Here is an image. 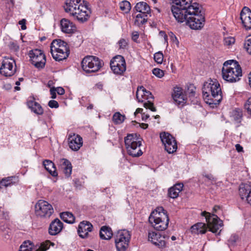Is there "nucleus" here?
<instances>
[{"mask_svg": "<svg viewBox=\"0 0 251 251\" xmlns=\"http://www.w3.org/2000/svg\"><path fill=\"white\" fill-rule=\"evenodd\" d=\"M199 4L194 3L188 9L173 8V15L178 22L186 21L187 24L193 29H201L204 25L205 17Z\"/></svg>", "mask_w": 251, "mask_h": 251, "instance_id": "nucleus-1", "label": "nucleus"}, {"mask_svg": "<svg viewBox=\"0 0 251 251\" xmlns=\"http://www.w3.org/2000/svg\"><path fill=\"white\" fill-rule=\"evenodd\" d=\"M67 0L64 6L66 12L75 17L80 23L87 21L91 14L87 1L82 0Z\"/></svg>", "mask_w": 251, "mask_h": 251, "instance_id": "nucleus-2", "label": "nucleus"}, {"mask_svg": "<svg viewBox=\"0 0 251 251\" xmlns=\"http://www.w3.org/2000/svg\"><path fill=\"white\" fill-rule=\"evenodd\" d=\"M201 215L205 217L207 225L203 223L195 224L191 227V231L193 234H204L207 231V227L210 231L216 233L223 225L222 221L215 214H213L211 215L210 213L204 211L201 212Z\"/></svg>", "mask_w": 251, "mask_h": 251, "instance_id": "nucleus-3", "label": "nucleus"}, {"mask_svg": "<svg viewBox=\"0 0 251 251\" xmlns=\"http://www.w3.org/2000/svg\"><path fill=\"white\" fill-rule=\"evenodd\" d=\"M202 94L203 99L209 105L219 104L223 98L219 83L217 80L211 78L204 83Z\"/></svg>", "mask_w": 251, "mask_h": 251, "instance_id": "nucleus-4", "label": "nucleus"}, {"mask_svg": "<svg viewBox=\"0 0 251 251\" xmlns=\"http://www.w3.org/2000/svg\"><path fill=\"white\" fill-rule=\"evenodd\" d=\"M149 221L155 229L162 231L167 228L169 219L166 211L163 207H160L151 212Z\"/></svg>", "mask_w": 251, "mask_h": 251, "instance_id": "nucleus-5", "label": "nucleus"}, {"mask_svg": "<svg viewBox=\"0 0 251 251\" xmlns=\"http://www.w3.org/2000/svg\"><path fill=\"white\" fill-rule=\"evenodd\" d=\"M50 48L52 57L57 61L66 59L70 54L67 43L60 39L54 40Z\"/></svg>", "mask_w": 251, "mask_h": 251, "instance_id": "nucleus-6", "label": "nucleus"}, {"mask_svg": "<svg viewBox=\"0 0 251 251\" xmlns=\"http://www.w3.org/2000/svg\"><path fill=\"white\" fill-rule=\"evenodd\" d=\"M139 135L129 134L125 138V143L128 153L132 157H139L143 154L140 149L142 141Z\"/></svg>", "mask_w": 251, "mask_h": 251, "instance_id": "nucleus-7", "label": "nucleus"}, {"mask_svg": "<svg viewBox=\"0 0 251 251\" xmlns=\"http://www.w3.org/2000/svg\"><path fill=\"white\" fill-rule=\"evenodd\" d=\"M102 61L95 56H87L81 61V67L86 73H95L102 66Z\"/></svg>", "mask_w": 251, "mask_h": 251, "instance_id": "nucleus-8", "label": "nucleus"}, {"mask_svg": "<svg viewBox=\"0 0 251 251\" xmlns=\"http://www.w3.org/2000/svg\"><path fill=\"white\" fill-rule=\"evenodd\" d=\"M130 239L128 231L122 230L119 231L115 236L116 247L119 251H125L128 247Z\"/></svg>", "mask_w": 251, "mask_h": 251, "instance_id": "nucleus-9", "label": "nucleus"}, {"mask_svg": "<svg viewBox=\"0 0 251 251\" xmlns=\"http://www.w3.org/2000/svg\"><path fill=\"white\" fill-rule=\"evenodd\" d=\"M30 61L36 68L42 69L45 67L46 59L43 51L39 49L31 50L29 52Z\"/></svg>", "mask_w": 251, "mask_h": 251, "instance_id": "nucleus-10", "label": "nucleus"}, {"mask_svg": "<svg viewBox=\"0 0 251 251\" xmlns=\"http://www.w3.org/2000/svg\"><path fill=\"white\" fill-rule=\"evenodd\" d=\"M35 213L40 217H50L53 213L52 205L46 201L40 200L35 206Z\"/></svg>", "mask_w": 251, "mask_h": 251, "instance_id": "nucleus-11", "label": "nucleus"}, {"mask_svg": "<svg viewBox=\"0 0 251 251\" xmlns=\"http://www.w3.org/2000/svg\"><path fill=\"white\" fill-rule=\"evenodd\" d=\"M141 97L143 96L145 99L149 100L147 102H145L144 103V107L147 109H149L152 111H156V109L154 106L153 102H152L150 100L153 99V96L152 94L149 91L146 90L143 86H141L138 88L136 92V98L138 100L139 102H143V100H141L140 96Z\"/></svg>", "mask_w": 251, "mask_h": 251, "instance_id": "nucleus-12", "label": "nucleus"}, {"mask_svg": "<svg viewBox=\"0 0 251 251\" xmlns=\"http://www.w3.org/2000/svg\"><path fill=\"white\" fill-rule=\"evenodd\" d=\"M160 137L165 146V150L169 153H172L176 151V142L172 135L169 133L163 132L160 133Z\"/></svg>", "mask_w": 251, "mask_h": 251, "instance_id": "nucleus-13", "label": "nucleus"}, {"mask_svg": "<svg viewBox=\"0 0 251 251\" xmlns=\"http://www.w3.org/2000/svg\"><path fill=\"white\" fill-rule=\"evenodd\" d=\"M110 67L114 74L122 75L126 70V65L124 58L118 55L113 58L110 61Z\"/></svg>", "mask_w": 251, "mask_h": 251, "instance_id": "nucleus-14", "label": "nucleus"}, {"mask_svg": "<svg viewBox=\"0 0 251 251\" xmlns=\"http://www.w3.org/2000/svg\"><path fill=\"white\" fill-rule=\"evenodd\" d=\"M16 72L15 61L11 58H5L0 68V74L6 77L12 76Z\"/></svg>", "mask_w": 251, "mask_h": 251, "instance_id": "nucleus-15", "label": "nucleus"}, {"mask_svg": "<svg viewBox=\"0 0 251 251\" xmlns=\"http://www.w3.org/2000/svg\"><path fill=\"white\" fill-rule=\"evenodd\" d=\"M222 75L224 79L230 82H235L240 80V77L242 75V70L235 72L232 68H226L223 67L222 69Z\"/></svg>", "mask_w": 251, "mask_h": 251, "instance_id": "nucleus-16", "label": "nucleus"}, {"mask_svg": "<svg viewBox=\"0 0 251 251\" xmlns=\"http://www.w3.org/2000/svg\"><path fill=\"white\" fill-rule=\"evenodd\" d=\"M148 238L149 241L153 245L159 248H163L166 247V242L165 239H168L169 236H162L158 232H151L149 233Z\"/></svg>", "mask_w": 251, "mask_h": 251, "instance_id": "nucleus-17", "label": "nucleus"}, {"mask_svg": "<svg viewBox=\"0 0 251 251\" xmlns=\"http://www.w3.org/2000/svg\"><path fill=\"white\" fill-rule=\"evenodd\" d=\"M93 226L91 223L87 221L81 222L78 226L77 233L79 236L85 239L89 237V232L93 230Z\"/></svg>", "mask_w": 251, "mask_h": 251, "instance_id": "nucleus-18", "label": "nucleus"}, {"mask_svg": "<svg viewBox=\"0 0 251 251\" xmlns=\"http://www.w3.org/2000/svg\"><path fill=\"white\" fill-rule=\"evenodd\" d=\"M239 194L242 200L245 199L251 205V182L241 183L239 188Z\"/></svg>", "mask_w": 251, "mask_h": 251, "instance_id": "nucleus-19", "label": "nucleus"}, {"mask_svg": "<svg viewBox=\"0 0 251 251\" xmlns=\"http://www.w3.org/2000/svg\"><path fill=\"white\" fill-rule=\"evenodd\" d=\"M240 19L243 26L246 30L251 29V10L244 6L240 12Z\"/></svg>", "mask_w": 251, "mask_h": 251, "instance_id": "nucleus-20", "label": "nucleus"}, {"mask_svg": "<svg viewBox=\"0 0 251 251\" xmlns=\"http://www.w3.org/2000/svg\"><path fill=\"white\" fill-rule=\"evenodd\" d=\"M33 245L29 241H25L20 246L19 251H46L49 248V241L41 244L35 251L33 249Z\"/></svg>", "mask_w": 251, "mask_h": 251, "instance_id": "nucleus-21", "label": "nucleus"}, {"mask_svg": "<svg viewBox=\"0 0 251 251\" xmlns=\"http://www.w3.org/2000/svg\"><path fill=\"white\" fill-rule=\"evenodd\" d=\"M68 142L70 148L75 151H78L83 144L82 137L80 135L75 134L69 135Z\"/></svg>", "mask_w": 251, "mask_h": 251, "instance_id": "nucleus-22", "label": "nucleus"}, {"mask_svg": "<svg viewBox=\"0 0 251 251\" xmlns=\"http://www.w3.org/2000/svg\"><path fill=\"white\" fill-rule=\"evenodd\" d=\"M61 31L65 33L73 34L76 31L75 25L69 20L63 18L60 22Z\"/></svg>", "mask_w": 251, "mask_h": 251, "instance_id": "nucleus-23", "label": "nucleus"}, {"mask_svg": "<svg viewBox=\"0 0 251 251\" xmlns=\"http://www.w3.org/2000/svg\"><path fill=\"white\" fill-rule=\"evenodd\" d=\"M63 227V223L59 219L56 218L50 224L49 233L51 235H56L61 231Z\"/></svg>", "mask_w": 251, "mask_h": 251, "instance_id": "nucleus-24", "label": "nucleus"}, {"mask_svg": "<svg viewBox=\"0 0 251 251\" xmlns=\"http://www.w3.org/2000/svg\"><path fill=\"white\" fill-rule=\"evenodd\" d=\"M182 89L180 87L174 88L172 97L174 101L178 104H183L186 100V96L182 93Z\"/></svg>", "mask_w": 251, "mask_h": 251, "instance_id": "nucleus-25", "label": "nucleus"}, {"mask_svg": "<svg viewBox=\"0 0 251 251\" xmlns=\"http://www.w3.org/2000/svg\"><path fill=\"white\" fill-rule=\"evenodd\" d=\"M175 5H173L171 6V12L173 13V8L181 9H188L189 7L192 6L191 4L192 0H170Z\"/></svg>", "mask_w": 251, "mask_h": 251, "instance_id": "nucleus-26", "label": "nucleus"}, {"mask_svg": "<svg viewBox=\"0 0 251 251\" xmlns=\"http://www.w3.org/2000/svg\"><path fill=\"white\" fill-rule=\"evenodd\" d=\"M60 168L65 176L69 177L71 176L72 171L71 163L67 159L62 158L60 160Z\"/></svg>", "mask_w": 251, "mask_h": 251, "instance_id": "nucleus-27", "label": "nucleus"}, {"mask_svg": "<svg viewBox=\"0 0 251 251\" xmlns=\"http://www.w3.org/2000/svg\"><path fill=\"white\" fill-rule=\"evenodd\" d=\"M183 184L182 183H176L168 191V196L172 199H176L178 197L179 193L182 191Z\"/></svg>", "mask_w": 251, "mask_h": 251, "instance_id": "nucleus-28", "label": "nucleus"}, {"mask_svg": "<svg viewBox=\"0 0 251 251\" xmlns=\"http://www.w3.org/2000/svg\"><path fill=\"white\" fill-rule=\"evenodd\" d=\"M27 105L32 111L37 115H42L44 112L43 109L41 105L33 100H29L27 102Z\"/></svg>", "mask_w": 251, "mask_h": 251, "instance_id": "nucleus-29", "label": "nucleus"}, {"mask_svg": "<svg viewBox=\"0 0 251 251\" xmlns=\"http://www.w3.org/2000/svg\"><path fill=\"white\" fill-rule=\"evenodd\" d=\"M113 235L111 228L108 226H104L100 227V237L102 240H109Z\"/></svg>", "mask_w": 251, "mask_h": 251, "instance_id": "nucleus-30", "label": "nucleus"}, {"mask_svg": "<svg viewBox=\"0 0 251 251\" xmlns=\"http://www.w3.org/2000/svg\"><path fill=\"white\" fill-rule=\"evenodd\" d=\"M136 12L142 14H149L150 13L151 9L149 5L145 2L142 1L137 3L134 8Z\"/></svg>", "mask_w": 251, "mask_h": 251, "instance_id": "nucleus-31", "label": "nucleus"}, {"mask_svg": "<svg viewBox=\"0 0 251 251\" xmlns=\"http://www.w3.org/2000/svg\"><path fill=\"white\" fill-rule=\"evenodd\" d=\"M43 165L47 171L53 176H57L56 167L54 163L49 160H45L43 161Z\"/></svg>", "mask_w": 251, "mask_h": 251, "instance_id": "nucleus-32", "label": "nucleus"}, {"mask_svg": "<svg viewBox=\"0 0 251 251\" xmlns=\"http://www.w3.org/2000/svg\"><path fill=\"white\" fill-rule=\"evenodd\" d=\"M60 218L63 221L68 224L75 223V217L74 215L69 212H64L60 213Z\"/></svg>", "mask_w": 251, "mask_h": 251, "instance_id": "nucleus-33", "label": "nucleus"}, {"mask_svg": "<svg viewBox=\"0 0 251 251\" xmlns=\"http://www.w3.org/2000/svg\"><path fill=\"white\" fill-rule=\"evenodd\" d=\"M223 67H226V68H232V70H234L235 72L242 70L238 62L234 60H230L226 61L224 63Z\"/></svg>", "mask_w": 251, "mask_h": 251, "instance_id": "nucleus-34", "label": "nucleus"}, {"mask_svg": "<svg viewBox=\"0 0 251 251\" xmlns=\"http://www.w3.org/2000/svg\"><path fill=\"white\" fill-rule=\"evenodd\" d=\"M147 14L139 13L135 16L134 24L138 26H140L147 21Z\"/></svg>", "mask_w": 251, "mask_h": 251, "instance_id": "nucleus-35", "label": "nucleus"}, {"mask_svg": "<svg viewBox=\"0 0 251 251\" xmlns=\"http://www.w3.org/2000/svg\"><path fill=\"white\" fill-rule=\"evenodd\" d=\"M232 117L237 124L241 122L242 117V111L240 109H236L232 111Z\"/></svg>", "mask_w": 251, "mask_h": 251, "instance_id": "nucleus-36", "label": "nucleus"}, {"mask_svg": "<svg viewBox=\"0 0 251 251\" xmlns=\"http://www.w3.org/2000/svg\"><path fill=\"white\" fill-rule=\"evenodd\" d=\"M125 116L122 115L120 112H116L113 116L112 120L116 124H122L125 119Z\"/></svg>", "mask_w": 251, "mask_h": 251, "instance_id": "nucleus-37", "label": "nucleus"}, {"mask_svg": "<svg viewBox=\"0 0 251 251\" xmlns=\"http://www.w3.org/2000/svg\"><path fill=\"white\" fill-rule=\"evenodd\" d=\"M120 9L125 13L129 12L131 9V5L129 1L123 0L119 3Z\"/></svg>", "mask_w": 251, "mask_h": 251, "instance_id": "nucleus-38", "label": "nucleus"}, {"mask_svg": "<svg viewBox=\"0 0 251 251\" xmlns=\"http://www.w3.org/2000/svg\"><path fill=\"white\" fill-rule=\"evenodd\" d=\"M12 178L9 177L2 179L0 182V188H2L3 187H7L12 185Z\"/></svg>", "mask_w": 251, "mask_h": 251, "instance_id": "nucleus-39", "label": "nucleus"}, {"mask_svg": "<svg viewBox=\"0 0 251 251\" xmlns=\"http://www.w3.org/2000/svg\"><path fill=\"white\" fill-rule=\"evenodd\" d=\"M154 61L158 64H161L163 60V54L161 51L155 53L154 54Z\"/></svg>", "mask_w": 251, "mask_h": 251, "instance_id": "nucleus-40", "label": "nucleus"}, {"mask_svg": "<svg viewBox=\"0 0 251 251\" xmlns=\"http://www.w3.org/2000/svg\"><path fill=\"white\" fill-rule=\"evenodd\" d=\"M244 48L250 54H251V36H250L245 41L244 43Z\"/></svg>", "mask_w": 251, "mask_h": 251, "instance_id": "nucleus-41", "label": "nucleus"}, {"mask_svg": "<svg viewBox=\"0 0 251 251\" xmlns=\"http://www.w3.org/2000/svg\"><path fill=\"white\" fill-rule=\"evenodd\" d=\"M238 236L236 235H232L228 240L229 246H234L236 245V242L238 240Z\"/></svg>", "mask_w": 251, "mask_h": 251, "instance_id": "nucleus-42", "label": "nucleus"}, {"mask_svg": "<svg viewBox=\"0 0 251 251\" xmlns=\"http://www.w3.org/2000/svg\"><path fill=\"white\" fill-rule=\"evenodd\" d=\"M152 74L159 78H161L164 75L163 71L158 68L153 69Z\"/></svg>", "mask_w": 251, "mask_h": 251, "instance_id": "nucleus-43", "label": "nucleus"}, {"mask_svg": "<svg viewBox=\"0 0 251 251\" xmlns=\"http://www.w3.org/2000/svg\"><path fill=\"white\" fill-rule=\"evenodd\" d=\"M245 109L249 114L251 115V97L249 98L244 104Z\"/></svg>", "mask_w": 251, "mask_h": 251, "instance_id": "nucleus-44", "label": "nucleus"}, {"mask_svg": "<svg viewBox=\"0 0 251 251\" xmlns=\"http://www.w3.org/2000/svg\"><path fill=\"white\" fill-rule=\"evenodd\" d=\"M224 44L226 46H230L233 44L235 42V39L232 37H227L225 38Z\"/></svg>", "mask_w": 251, "mask_h": 251, "instance_id": "nucleus-45", "label": "nucleus"}, {"mask_svg": "<svg viewBox=\"0 0 251 251\" xmlns=\"http://www.w3.org/2000/svg\"><path fill=\"white\" fill-rule=\"evenodd\" d=\"M48 105L50 107L53 108H57L59 107V104L58 102L54 100H50L49 101Z\"/></svg>", "mask_w": 251, "mask_h": 251, "instance_id": "nucleus-46", "label": "nucleus"}, {"mask_svg": "<svg viewBox=\"0 0 251 251\" xmlns=\"http://www.w3.org/2000/svg\"><path fill=\"white\" fill-rule=\"evenodd\" d=\"M0 219L7 220L9 219L8 213L2 210H0Z\"/></svg>", "mask_w": 251, "mask_h": 251, "instance_id": "nucleus-47", "label": "nucleus"}, {"mask_svg": "<svg viewBox=\"0 0 251 251\" xmlns=\"http://www.w3.org/2000/svg\"><path fill=\"white\" fill-rule=\"evenodd\" d=\"M118 44L119 46L120 49H125L126 47L127 43L126 41L124 39H122L118 42Z\"/></svg>", "mask_w": 251, "mask_h": 251, "instance_id": "nucleus-48", "label": "nucleus"}, {"mask_svg": "<svg viewBox=\"0 0 251 251\" xmlns=\"http://www.w3.org/2000/svg\"><path fill=\"white\" fill-rule=\"evenodd\" d=\"M203 176L205 178H206L208 179V180L210 181L211 184H213L214 182L216 181V179L211 174H205L203 175Z\"/></svg>", "mask_w": 251, "mask_h": 251, "instance_id": "nucleus-49", "label": "nucleus"}, {"mask_svg": "<svg viewBox=\"0 0 251 251\" xmlns=\"http://www.w3.org/2000/svg\"><path fill=\"white\" fill-rule=\"evenodd\" d=\"M56 91L54 87H51L50 89V94L51 95V98L52 99L56 98Z\"/></svg>", "mask_w": 251, "mask_h": 251, "instance_id": "nucleus-50", "label": "nucleus"}, {"mask_svg": "<svg viewBox=\"0 0 251 251\" xmlns=\"http://www.w3.org/2000/svg\"><path fill=\"white\" fill-rule=\"evenodd\" d=\"M25 20L23 19L19 22V25H21V29L22 30H25L26 28L25 25Z\"/></svg>", "mask_w": 251, "mask_h": 251, "instance_id": "nucleus-51", "label": "nucleus"}, {"mask_svg": "<svg viewBox=\"0 0 251 251\" xmlns=\"http://www.w3.org/2000/svg\"><path fill=\"white\" fill-rule=\"evenodd\" d=\"M55 89L57 94L59 95H62L65 93V90L62 87H58Z\"/></svg>", "mask_w": 251, "mask_h": 251, "instance_id": "nucleus-52", "label": "nucleus"}, {"mask_svg": "<svg viewBox=\"0 0 251 251\" xmlns=\"http://www.w3.org/2000/svg\"><path fill=\"white\" fill-rule=\"evenodd\" d=\"M138 38H139V34H138V32L134 31L132 33V39L134 41L136 42Z\"/></svg>", "mask_w": 251, "mask_h": 251, "instance_id": "nucleus-53", "label": "nucleus"}, {"mask_svg": "<svg viewBox=\"0 0 251 251\" xmlns=\"http://www.w3.org/2000/svg\"><path fill=\"white\" fill-rule=\"evenodd\" d=\"M159 35L160 36L163 37L165 42L167 43H168V41H167L168 36L166 35V34L165 33V32L163 31H161L159 32Z\"/></svg>", "mask_w": 251, "mask_h": 251, "instance_id": "nucleus-54", "label": "nucleus"}, {"mask_svg": "<svg viewBox=\"0 0 251 251\" xmlns=\"http://www.w3.org/2000/svg\"><path fill=\"white\" fill-rule=\"evenodd\" d=\"M235 148L237 151L239 152H242L243 151V147L240 145V144H236L235 145Z\"/></svg>", "mask_w": 251, "mask_h": 251, "instance_id": "nucleus-55", "label": "nucleus"}, {"mask_svg": "<svg viewBox=\"0 0 251 251\" xmlns=\"http://www.w3.org/2000/svg\"><path fill=\"white\" fill-rule=\"evenodd\" d=\"M150 116L148 114H145V113H142V119L143 121H146V120L149 118Z\"/></svg>", "mask_w": 251, "mask_h": 251, "instance_id": "nucleus-56", "label": "nucleus"}, {"mask_svg": "<svg viewBox=\"0 0 251 251\" xmlns=\"http://www.w3.org/2000/svg\"><path fill=\"white\" fill-rule=\"evenodd\" d=\"M188 92L189 93V96L190 97H193L194 96V94H195V91L193 89H191V90L189 89V88L188 89Z\"/></svg>", "mask_w": 251, "mask_h": 251, "instance_id": "nucleus-57", "label": "nucleus"}, {"mask_svg": "<svg viewBox=\"0 0 251 251\" xmlns=\"http://www.w3.org/2000/svg\"><path fill=\"white\" fill-rule=\"evenodd\" d=\"M139 124L141 127L143 129H146L148 127V125L147 124L142 123Z\"/></svg>", "mask_w": 251, "mask_h": 251, "instance_id": "nucleus-58", "label": "nucleus"}, {"mask_svg": "<svg viewBox=\"0 0 251 251\" xmlns=\"http://www.w3.org/2000/svg\"><path fill=\"white\" fill-rule=\"evenodd\" d=\"M143 111V109L142 108H138L134 112V115H136L138 113H142Z\"/></svg>", "mask_w": 251, "mask_h": 251, "instance_id": "nucleus-59", "label": "nucleus"}, {"mask_svg": "<svg viewBox=\"0 0 251 251\" xmlns=\"http://www.w3.org/2000/svg\"><path fill=\"white\" fill-rule=\"evenodd\" d=\"M220 208V207L218 205H215L213 208V212H216Z\"/></svg>", "mask_w": 251, "mask_h": 251, "instance_id": "nucleus-60", "label": "nucleus"}, {"mask_svg": "<svg viewBox=\"0 0 251 251\" xmlns=\"http://www.w3.org/2000/svg\"><path fill=\"white\" fill-rule=\"evenodd\" d=\"M249 84L251 87V72L250 73L249 75Z\"/></svg>", "mask_w": 251, "mask_h": 251, "instance_id": "nucleus-61", "label": "nucleus"}, {"mask_svg": "<svg viewBox=\"0 0 251 251\" xmlns=\"http://www.w3.org/2000/svg\"><path fill=\"white\" fill-rule=\"evenodd\" d=\"M93 105L92 104H90V105L88 106L87 108H88V109H92V108H93Z\"/></svg>", "mask_w": 251, "mask_h": 251, "instance_id": "nucleus-62", "label": "nucleus"}, {"mask_svg": "<svg viewBox=\"0 0 251 251\" xmlns=\"http://www.w3.org/2000/svg\"><path fill=\"white\" fill-rule=\"evenodd\" d=\"M171 239L173 240V241H175L176 240V237L175 236H172L171 237Z\"/></svg>", "mask_w": 251, "mask_h": 251, "instance_id": "nucleus-63", "label": "nucleus"}, {"mask_svg": "<svg viewBox=\"0 0 251 251\" xmlns=\"http://www.w3.org/2000/svg\"><path fill=\"white\" fill-rule=\"evenodd\" d=\"M51 82L50 81L48 83V87H50V86H51Z\"/></svg>", "mask_w": 251, "mask_h": 251, "instance_id": "nucleus-64", "label": "nucleus"}]
</instances>
